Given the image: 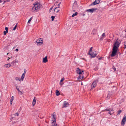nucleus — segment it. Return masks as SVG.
Here are the masks:
<instances>
[{
    "mask_svg": "<svg viewBox=\"0 0 126 126\" xmlns=\"http://www.w3.org/2000/svg\"><path fill=\"white\" fill-rule=\"evenodd\" d=\"M19 114L17 112L15 114H13L12 115V117H11V118L12 119L13 117H15V116H18Z\"/></svg>",
    "mask_w": 126,
    "mask_h": 126,
    "instance_id": "15",
    "label": "nucleus"
},
{
    "mask_svg": "<svg viewBox=\"0 0 126 126\" xmlns=\"http://www.w3.org/2000/svg\"><path fill=\"white\" fill-rule=\"evenodd\" d=\"M32 17H31L30 19H29V20L28 22V23H30V21H31V20H32Z\"/></svg>",
    "mask_w": 126,
    "mask_h": 126,
    "instance_id": "28",
    "label": "nucleus"
},
{
    "mask_svg": "<svg viewBox=\"0 0 126 126\" xmlns=\"http://www.w3.org/2000/svg\"><path fill=\"white\" fill-rule=\"evenodd\" d=\"M105 33H104L102 34V36L103 37H104L105 36Z\"/></svg>",
    "mask_w": 126,
    "mask_h": 126,
    "instance_id": "38",
    "label": "nucleus"
},
{
    "mask_svg": "<svg viewBox=\"0 0 126 126\" xmlns=\"http://www.w3.org/2000/svg\"><path fill=\"white\" fill-rule=\"evenodd\" d=\"M18 91V93L21 94H22V92L20 91V90L19 89L18 90H17Z\"/></svg>",
    "mask_w": 126,
    "mask_h": 126,
    "instance_id": "29",
    "label": "nucleus"
},
{
    "mask_svg": "<svg viewBox=\"0 0 126 126\" xmlns=\"http://www.w3.org/2000/svg\"><path fill=\"white\" fill-rule=\"evenodd\" d=\"M97 30V29L95 28L93 29L92 31V34L93 35H95L96 34Z\"/></svg>",
    "mask_w": 126,
    "mask_h": 126,
    "instance_id": "12",
    "label": "nucleus"
},
{
    "mask_svg": "<svg viewBox=\"0 0 126 126\" xmlns=\"http://www.w3.org/2000/svg\"><path fill=\"white\" fill-rule=\"evenodd\" d=\"M17 60H15L13 61V62H12V63H15L16 62H17Z\"/></svg>",
    "mask_w": 126,
    "mask_h": 126,
    "instance_id": "34",
    "label": "nucleus"
},
{
    "mask_svg": "<svg viewBox=\"0 0 126 126\" xmlns=\"http://www.w3.org/2000/svg\"><path fill=\"white\" fill-rule=\"evenodd\" d=\"M9 54V53H7V55Z\"/></svg>",
    "mask_w": 126,
    "mask_h": 126,
    "instance_id": "48",
    "label": "nucleus"
},
{
    "mask_svg": "<svg viewBox=\"0 0 126 126\" xmlns=\"http://www.w3.org/2000/svg\"><path fill=\"white\" fill-rule=\"evenodd\" d=\"M92 48H93V47H91L90 49V50H89V54H90V53H91V52H92Z\"/></svg>",
    "mask_w": 126,
    "mask_h": 126,
    "instance_id": "27",
    "label": "nucleus"
},
{
    "mask_svg": "<svg viewBox=\"0 0 126 126\" xmlns=\"http://www.w3.org/2000/svg\"><path fill=\"white\" fill-rule=\"evenodd\" d=\"M108 96H107V98H108Z\"/></svg>",
    "mask_w": 126,
    "mask_h": 126,
    "instance_id": "51",
    "label": "nucleus"
},
{
    "mask_svg": "<svg viewBox=\"0 0 126 126\" xmlns=\"http://www.w3.org/2000/svg\"><path fill=\"white\" fill-rule=\"evenodd\" d=\"M16 89L17 90H18L19 89V88H18V87H17L16 88Z\"/></svg>",
    "mask_w": 126,
    "mask_h": 126,
    "instance_id": "47",
    "label": "nucleus"
},
{
    "mask_svg": "<svg viewBox=\"0 0 126 126\" xmlns=\"http://www.w3.org/2000/svg\"><path fill=\"white\" fill-rule=\"evenodd\" d=\"M60 3H59L58 5V6L59 8H60Z\"/></svg>",
    "mask_w": 126,
    "mask_h": 126,
    "instance_id": "41",
    "label": "nucleus"
},
{
    "mask_svg": "<svg viewBox=\"0 0 126 126\" xmlns=\"http://www.w3.org/2000/svg\"><path fill=\"white\" fill-rule=\"evenodd\" d=\"M57 10V7H56V8L54 9V12H55V10Z\"/></svg>",
    "mask_w": 126,
    "mask_h": 126,
    "instance_id": "39",
    "label": "nucleus"
},
{
    "mask_svg": "<svg viewBox=\"0 0 126 126\" xmlns=\"http://www.w3.org/2000/svg\"><path fill=\"white\" fill-rule=\"evenodd\" d=\"M54 6V5H53L52 6V7L50 9H49V11L50 12L51 11V10H52V8Z\"/></svg>",
    "mask_w": 126,
    "mask_h": 126,
    "instance_id": "36",
    "label": "nucleus"
},
{
    "mask_svg": "<svg viewBox=\"0 0 126 126\" xmlns=\"http://www.w3.org/2000/svg\"><path fill=\"white\" fill-rule=\"evenodd\" d=\"M64 78H63L61 79V80H60V84L61 85H62L63 84V83H62V82L64 80Z\"/></svg>",
    "mask_w": 126,
    "mask_h": 126,
    "instance_id": "20",
    "label": "nucleus"
},
{
    "mask_svg": "<svg viewBox=\"0 0 126 126\" xmlns=\"http://www.w3.org/2000/svg\"><path fill=\"white\" fill-rule=\"evenodd\" d=\"M16 51H18V49L17 48H16Z\"/></svg>",
    "mask_w": 126,
    "mask_h": 126,
    "instance_id": "43",
    "label": "nucleus"
},
{
    "mask_svg": "<svg viewBox=\"0 0 126 126\" xmlns=\"http://www.w3.org/2000/svg\"><path fill=\"white\" fill-rule=\"evenodd\" d=\"M121 43L120 40H119L117 39V40L113 45V47H115V48L118 49V47H119L120 44Z\"/></svg>",
    "mask_w": 126,
    "mask_h": 126,
    "instance_id": "2",
    "label": "nucleus"
},
{
    "mask_svg": "<svg viewBox=\"0 0 126 126\" xmlns=\"http://www.w3.org/2000/svg\"><path fill=\"white\" fill-rule=\"evenodd\" d=\"M69 105V104L67 102L65 101L63 102V108L67 107Z\"/></svg>",
    "mask_w": 126,
    "mask_h": 126,
    "instance_id": "9",
    "label": "nucleus"
},
{
    "mask_svg": "<svg viewBox=\"0 0 126 126\" xmlns=\"http://www.w3.org/2000/svg\"><path fill=\"white\" fill-rule=\"evenodd\" d=\"M26 72V70L25 69H24V72L23 74L25 75Z\"/></svg>",
    "mask_w": 126,
    "mask_h": 126,
    "instance_id": "35",
    "label": "nucleus"
},
{
    "mask_svg": "<svg viewBox=\"0 0 126 126\" xmlns=\"http://www.w3.org/2000/svg\"><path fill=\"white\" fill-rule=\"evenodd\" d=\"M43 39L42 38H40L39 39L36 41V43L37 44L41 45L43 43Z\"/></svg>",
    "mask_w": 126,
    "mask_h": 126,
    "instance_id": "10",
    "label": "nucleus"
},
{
    "mask_svg": "<svg viewBox=\"0 0 126 126\" xmlns=\"http://www.w3.org/2000/svg\"><path fill=\"white\" fill-rule=\"evenodd\" d=\"M8 32V31H4L3 32V34L4 35H6Z\"/></svg>",
    "mask_w": 126,
    "mask_h": 126,
    "instance_id": "31",
    "label": "nucleus"
},
{
    "mask_svg": "<svg viewBox=\"0 0 126 126\" xmlns=\"http://www.w3.org/2000/svg\"><path fill=\"white\" fill-rule=\"evenodd\" d=\"M60 11L59 10H58L56 12L57 13H58Z\"/></svg>",
    "mask_w": 126,
    "mask_h": 126,
    "instance_id": "46",
    "label": "nucleus"
},
{
    "mask_svg": "<svg viewBox=\"0 0 126 126\" xmlns=\"http://www.w3.org/2000/svg\"><path fill=\"white\" fill-rule=\"evenodd\" d=\"M11 59V58H10V57H8V59H7V61H8V60H9V59Z\"/></svg>",
    "mask_w": 126,
    "mask_h": 126,
    "instance_id": "44",
    "label": "nucleus"
},
{
    "mask_svg": "<svg viewBox=\"0 0 126 126\" xmlns=\"http://www.w3.org/2000/svg\"><path fill=\"white\" fill-rule=\"evenodd\" d=\"M56 95L57 96L59 95L60 94V92H59V91H58L57 90H56Z\"/></svg>",
    "mask_w": 126,
    "mask_h": 126,
    "instance_id": "23",
    "label": "nucleus"
},
{
    "mask_svg": "<svg viewBox=\"0 0 126 126\" xmlns=\"http://www.w3.org/2000/svg\"><path fill=\"white\" fill-rule=\"evenodd\" d=\"M39 125V126H40V125L39 124V125Z\"/></svg>",
    "mask_w": 126,
    "mask_h": 126,
    "instance_id": "52",
    "label": "nucleus"
},
{
    "mask_svg": "<svg viewBox=\"0 0 126 126\" xmlns=\"http://www.w3.org/2000/svg\"><path fill=\"white\" fill-rule=\"evenodd\" d=\"M1 0H0V2H1Z\"/></svg>",
    "mask_w": 126,
    "mask_h": 126,
    "instance_id": "49",
    "label": "nucleus"
},
{
    "mask_svg": "<svg viewBox=\"0 0 126 126\" xmlns=\"http://www.w3.org/2000/svg\"><path fill=\"white\" fill-rule=\"evenodd\" d=\"M5 29L6 30V31H8V27H6L5 28Z\"/></svg>",
    "mask_w": 126,
    "mask_h": 126,
    "instance_id": "37",
    "label": "nucleus"
},
{
    "mask_svg": "<svg viewBox=\"0 0 126 126\" xmlns=\"http://www.w3.org/2000/svg\"><path fill=\"white\" fill-rule=\"evenodd\" d=\"M77 74L80 75L82 74L83 72V71L81 70L79 68H77Z\"/></svg>",
    "mask_w": 126,
    "mask_h": 126,
    "instance_id": "7",
    "label": "nucleus"
},
{
    "mask_svg": "<svg viewBox=\"0 0 126 126\" xmlns=\"http://www.w3.org/2000/svg\"><path fill=\"white\" fill-rule=\"evenodd\" d=\"M84 78V76L81 75H80L78 77V79L80 80V79H82Z\"/></svg>",
    "mask_w": 126,
    "mask_h": 126,
    "instance_id": "17",
    "label": "nucleus"
},
{
    "mask_svg": "<svg viewBox=\"0 0 126 126\" xmlns=\"http://www.w3.org/2000/svg\"><path fill=\"white\" fill-rule=\"evenodd\" d=\"M6 1H4V2H6Z\"/></svg>",
    "mask_w": 126,
    "mask_h": 126,
    "instance_id": "50",
    "label": "nucleus"
},
{
    "mask_svg": "<svg viewBox=\"0 0 126 126\" xmlns=\"http://www.w3.org/2000/svg\"><path fill=\"white\" fill-rule=\"evenodd\" d=\"M105 110L109 111L108 113L110 115H111V113H112V112L113 113V110L111 109H110L109 108H106V109H105V110H103V111H104Z\"/></svg>",
    "mask_w": 126,
    "mask_h": 126,
    "instance_id": "5",
    "label": "nucleus"
},
{
    "mask_svg": "<svg viewBox=\"0 0 126 126\" xmlns=\"http://www.w3.org/2000/svg\"><path fill=\"white\" fill-rule=\"evenodd\" d=\"M96 9L95 8H92L89 9L87 10V11L88 12H90L92 13L94 11H95Z\"/></svg>",
    "mask_w": 126,
    "mask_h": 126,
    "instance_id": "13",
    "label": "nucleus"
},
{
    "mask_svg": "<svg viewBox=\"0 0 126 126\" xmlns=\"http://www.w3.org/2000/svg\"><path fill=\"white\" fill-rule=\"evenodd\" d=\"M15 79L16 80H19V81H21L20 79H19V78L18 77H16L15 78Z\"/></svg>",
    "mask_w": 126,
    "mask_h": 126,
    "instance_id": "24",
    "label": "nucleus"
},
{
    "mask_svg": "<svg viewBox=\"0 0 126 126\" xmlns=\"http://www.w3.org/2000/svg\"><path fill=\"white\" fill-rule=\"evenodd\" d=\"M122 112V110H119L117 111V115H118L119 114Z\"/></svg>",
    "mask_w": 126,
    "mask_h": 126,
    "instance_id": "25",
    "label": "nucleus"
},
{
    "mask_svg": "<svg viewBox=\"0 0 126 126\" xmlns=\"http://www.w3.org/2000/svg\"><path fill=\"white\" fill-rule=\"evenodd\" d=\"M78 14V13L77 12H76L74 14H73V15H72V17H74L76 15H77Z\"/></svg>",
    "mask_w": 126,
    "mask_h": 126,
    "instance_id": "26",
    "label": "nucleus"
},
{
    "mask_svg": "<svg viewBox=\"0 0 126 126\" xmlns=\"http://www.w3.org/2000/svg\"><path fill=\"white\" fill-rule=\"evenodd\" d=\"M90 55V57L91 58L94 57H95L97 55L96 52L95 51H93L92 53L89 54Z\"/></svg>",
    "mask_w": 126,
    "mask_h": 126,
    "instance_id": "4",
    "label": "nucleus"
},
{
    "mask_svg": "<svg viewBox=\"0 0 126 126\" xmlns=\"http://www.w3.org/2000/svg\"><path fill=\"white\" fill-rule=\"evenodd\" d=\"M126 121V116H125L122 119L121 122V124L122 125L124 126Z\"/></svg>",
    "mask_w": 126,
    "mask_h": 126,
    "instance_id": "11",
    "label": "nucleus"
},
{
    "mask_svg": "<svg viewBox=\"0 0 126 126\" xmlns=\"http://www.w3.org/2000/svg\"><path fill=\"white\" fill-rule=\"evenodd\" d=\"M100 1V0H96L94 2L92 3L90 5H95L99 3Z\"/></svg>",
    "mask_w": 126,
    "mask_h": 126,
    "instance_id": "8",
    "label": "nucleus"
},
{
    "mask_svg": "<svg viewBox=\"0 0 126 126\" xmlns=\"http://www.w3.org/2000/svg\"><path fill=\"white\" fill-rule=\"evenodd\" d=\"M51 18H52V21H53V20H54V18L55 16H51Z\"/></svg>",
    "mask_w": 126,
    "mask_h": 126,
    "instance_id": "33",
    "label": "nucleus"
},
{
    "mask_svg": "<svg viewBox=\"0 0 126 126\" xmlns=\"http://www.w3.org/2000/svg\"><path fill=\"white\" fill-rule=\"evenodd\" d=\"M52 115L53 118V120L52 122H56V119L55 118V114H53Z\"/></svg>",
    "mask_w": 126,
    "mask_h": 126,
    "instance_id": "18",
    "label": "nucleus"
},
{
    "mask_svg": "<svg viewBox=\"0 0 126 126\" xmlns=\"http://www.w3.org/2000/svg\"><path fill=\"white\" fill-rule=\"evenodd\" d=\"M98 81V80H96L94 81L91 86V87L92 89L96 87V86L97 83Z\"/></svg>",
    "mask_w": 126,
    "mask_h": 126,
    "instance_id": "6",
    "label": "nucleus"
},
{
    "mask_svg": "<svg viewBox=\"0 0 126 126\" xmlns=\"http://www.w3.org/2000/svg\"><path fill=\"white\" fill-rule=\"evenodd\" d=\"M124 47L125 48H126V42H125L124 43Z\"/></svg>",
    "mask_w": 126,
    "mask_h": 126,
    "instance_id": "30",
    "label": "nucleus"
},
{
    "mask_svg": "<svg viewBox=\"0 0 126 126\" xmlns=\"http://www.w3.org/2000/svg\"><path fill=\"white\" fill-rule=\"evenodd\" d=\"M117 50L118 49L115 48V47H114V48L113 47L111 55V57H113L116 54Z\"/></svg>",
    "mask_w": 126,
    "mask_h": 126,
    "instance_id": "3",
    "label": "nucleus"
},
{
    "mask_svg": "<svg viewBox=\"0 0 126 126\" xmlns=\"http://www.w3.org/2000/svg\"><path fill=\"white\" fill-rule=\"evenodd\" d=\"M11 66V64L10 63H7L5 65V66H6V67H10Z\"/></svg>",
    "mask_w": 126,
    "mask_h": 126,
    "instance_id": "22",
    "label": "nucleus"
},
{
    "mask_svg": "<svg viewBox=\"0 0 126 126\" xmlns=\"http://www.w3.org/2000/svg\"><path fill=\"white\" fill-rule=\"evenodd\" d=\"M14 99V97L13 96H12L10 100V104L11 105L12 104V102L13 100Z\"/></svg>",
    "mask_w": 126,
    "mask_h": 126,
    "instance_id": "21",
    "label": "nucleus"
},
{
    "mask_svg": "<svg viewBox=\"0 0 126 126\" xmlns=\"http://www.w3.org/2000/svg\"><path fill=\"white\" fill-rule=\"evenodd\" d=\"M34 4V6L32 8V11L34 12H37L42 7V5L39 3L37 2Z\"/></svg>",
    "mask_w": 126,
    "mask_h": 126,
    "instance_id": "1",
    "label": "nucleus"
},
{
    "mask_svg": "<svg viewBox=\"0 0 126 126\" xmlns=\"http://www.w3.org/2000/svg\"><path fill=\"white\" fill-rule=\"evenodd\" d=\"M25 75L22 74V76L21 77L20 80L21 81H23V79L24 78Z\"/></svg>",
    "mask_w": 126,
    "mask_h": 126,
    "instance_id": "19",
    "label": "nucleus"
},
{
    "mask_svg": "<svg viewBox=\"0 0 126 126\" xmlns=\"http://www.w3.org/2000/svg\"><path fill=\"white\" fill-rule=\"evenodd\" d=\"M15 86L16 87V88L17 87H18V86L17 85V84H16V85H15Z\"/></svg>",
    "mask_w": 126,
    "mask_h": 126,
    "instance_id": "45",
    "label": "nucleus"
},
{
    "mask_svg": "<svg viewBox=\"0 0 126 126\" xmlns=\"http://www.w3.org/2000/svg\"><path fill=\"white\" fill-rule=\"evenodd\" d=\"M17 26V24H16V26H15L14 27L13 29V30L14 31L15 30Z\"/></svg>",
    "mask_w": 126,
    "mask_h": 126,
    "instance_id": "32",
    "label": "nucleus"
},
{
    "mask_svg": "<svg viewBox=\"0 0 126 126\" xmlns=\"http://www.w3.org/2000/svg\"><path fill=\"white\" fill-rule=\"evenodd\" d=\"M114 68H113V69H114V71H115L116 70V68L115 67H113Z\"/></svg>",
    "mask_w": 126,
    "mask_h": 126,
    "instance_id": "40",
    "label": "nucleus"
},
{
    "mask_svg": "<svg viewBox=\"0 0 126 126\" xmlns=\"http://www.w3.org/2000/svg\"><path fill=\"white\" fill-rule=\"evenodd\" d=\"M36 98L35 97H34L33 100L32 104L33 106H34L36 102Z\"/></svg>",
    "mask_w": 126,
    "mask_h": 126,
    "instance_id": "16",
    "label": "nucleus"
},
{
    "mask_svg": "<svg viewBox=\"0 0 126 126\" xmlns=\"http://www.w3.org/2000/svg\"><path fill=\"white\" fill-rule=\"evenodd\" d=\"M11 58H12V57H11Z\"/></svg>",
    "mask_w": 126,
    "mask_h": 126,
    "instance_id": "53",
    "label": "nucleus"
},
{
    "mask_svg": "<svg viewBox=\"0 0 126 126\" xmlns=\"http://www.w3.org/2000/svg\"><path fill=\"white\" fill-rule=\"evenodd\" d=\"M48 61L47 57L46 56L44 58H43V62L46 63Z\"/></svg>",
    "mask_w": 126,
    "mask_h": 126,
    "instance_id": "14",
    "label": "nucleus"
},
{
    "mask_svg": "<svg viewBox=\"0 0 126 126\" xmlns=\"http://www.w3.org/2000/svg\"><path fill=\"white\" fill-rule=\"evenodd\" d=\"M102 57H101L98 58V59L99 60H101L102 59Z\"/></svg>",
    "mask_w": 126,
    "mask_h": 126,
    "instance_id": "42",
    "label": "nucleus"
}]
</instances>
